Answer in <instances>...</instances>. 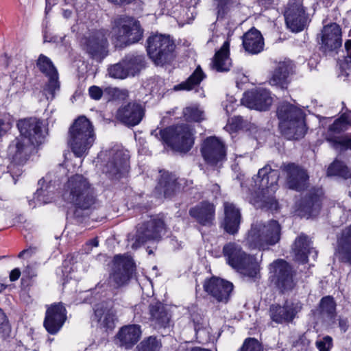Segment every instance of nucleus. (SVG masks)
<instances>
[{"instance_id":"nucleus-1","label":"nucleus","mask_w":351,"mask_h":351,"mask_svg":"<svg viewBox=\"0 0 351 351\" xmlns=\"http://www.w3.org/2000/svg\"><path fill=\"white\" fill-rule=\"evenodd\" d=\"M20 136L8 147L10 157L19 164L25 163L34 151L35 146L45 138L42 123L36 118L20 120L17 123Z\"/></svg>"},{"instance_id":"nucleus-2","label":"nucleus","mask_w":351,"mask_h":351,"mask_svg":"<svg viewBox=\"0 0 351 351\" xmlns=\"http://www.w3.org/2000/svg\"><path fill=\"white\" fill-rule=\"evenodd\" d=\"M279 171L273 169L269 165H265L258 171L253 178L256 193L250 198V202L256 208H267L276 210L278 203L274 196L278 189Z\"/></svg>"},{"instance_id":"nucleus-3","label":"nucleus","mask_w":351,"mask_h":351,"mask_svg":"<svg viewBox=\"0 0 351 351\" xmlns=\"http://www.w3.org/2000/svg\"><path fill=\"white\" fill-rule=\"evenodd\" d=\"M64 200L77 208L87 210L93 207L96 199L88 180L81 174L71 176L64 185Z\"/></svg>"},{"instance_id":"nucleus-4","label":"nucleus","mask_w":351,"mask_h":351,"mask_svg":"<svg viewBox=\"0 0 351 351\" xmlns=\"http://www.w3.org/2000/svg\"><path fill=\"white\" fill-rule=\"evenodd\" d=\"M279 128L282 134L289 140H298L306 134V127L303 111L289 103H282L278 108Z\"/></svg>"},{"instance_id":"nucleus-5","label":"nucleus","mask_w":351,"mask_h":351,"mask_svg":"<svg viewBox=\"0 0 351 351\" xmlns=\"http://www.w3.org/2000/svg\"><path fill=\"white\" fill-rule=\"evenodd\" d=\"M95 138L94 126L84 116L77 118L69 128L68 143L77 157L86 155Z\"/></svg>"},{"instance_id":"nucleus-6","label":"nucleus","mask_w":351,"mask_h":351,"mask_svg":"<svg viewBox=\"0 0 351 351\" xmlns=\"http://www.w3.org/2000/svg\"><path fill=\"white\" fill-rule=\"evenodd\" d=\"M280 225L276 220L256 221L248 232L246 243L250 248L265 250L280 241Z\"/></svg>"},{"instance_id":"nucleus-7","label":"nucleus","mask_w":351,"mask_h":351,"mask_svg":"<svg viewBox=\"0 0 351 351\" xmlns=\"http://www.w3.org/2000/svg\"><path fill=\"white\" fill-rule=\"evenodd\" d=\"M223 253L227 263L240 274L253 280L259 276V263L254 256L246 254L241 247L235 243L224 245Z\"/></svg>"},{"instance_id":"nucleus-8","label":"nucleus","mask_w":351,"mask_h":351,"mask_svg":"<svg viewBox=\"0 0 351 351\" xmlns=\"http://www.w3.org/2000/svg\"><path fill=\"white\" fill-rule=\"evenodd\" d=\"M112 40L117 47H123L138 42L143 29L138 21L130 17H119L114 21L111 31Z\"/></svg>"},{"instance_id":"nucleus-9","label":"nucleus","mask_w":351,"mask_h":351,"mask_svg":"<svg viewBox=\"0 0 351 351\" xmlns=\"http://www.w3.org/2000/svg\"><path fill=\"white\" fill-rule=\"evenodd\" d=\"M160 134L163 141L176 152H187L194 144L193 133L187 125L172 126Z\"/></svg>"},{"instance_id":"nucleus-10","label":"nucleus","mask_w":351,"mask_h":351,"mask_svg":"<svg viewBox=\"0 0 351 351\" xmlns=\"http://www.w3.org/2000/svg\"><path fill=\"white\" fill-rule=\"evenodd\" d=\"M175 45L169 36L154 35L147 40V53L156 65H163L173 58Z\"/></svg>"},{"instance_id":"nucleus-11","label":"nucleus","mask_w":351,"mask_h":351,"mask_svg":"<svg viewBox=\"0 0 351 351\" xmlns=\"http://www.w3.org/2000/svg\"><path fill=\"white\" fill-rule=\"evenodd\" d=\"M166 233V226L162 219L154 217L138 224L136 233L131 241L132 248L136 249L149 241H158Z\"/></svg>"},{"instance_id":"nucleus-12","label":"nucleus","mask_w":351,"mask_h":351,"mask_svg":"<svg viewBox=\"0 0 351 351\" xmlns=\"http://www.w3.org/2000/svg\"><path fill=\"white\" fill-rule=\"evenodd\" d=\"M36 66L49 78L48 83L43 89V94L47 100H51L60 88L58 71L50 58L43 54L38 56Z\"/></svg>"},{"instance_id":"nucleus-13","label":"nucleus","mask_w":351,"mask_h":351,"mask_svg":"<svg viewBox=\"0 0 351 351\" xmlns=\"http://www.w3.org/2000/svg\"><path fill=\"white\" fill-rule=\"evenodd\" d=\"M134 270V263L130 256L117 255L114 258L113 273L110 276V280L115 287H120L131 278Z\"/></svg>"},{"instance_id":"nucleus-14","label":"nucleus","mask_w":351,"mask_h":351,"mask_svg":"<svg viewBox=\"0 0 351 351\" xmlns=\"http://www.w3.org/2000/svg\"><path fill=\"white\" fill-rule=\"evenodd\" d=\"M285 18L287 27L293 32L302 31L308 19L302 3L296 0H291L287 4Z\"/></svg>"},{"instance_id":"nucleus-15","label":"nucleus","mask_w":351,"mask_h":351,"mask_svg":"<svg viewBox=\"0 0 351 351\" xmlns=\"http://www.w3.org/2000/svg\"><path fill=\"white\" fill-rule=\"evenodd\" d=\"M204 160L210 165H216L225 160L226 156L223 143L215 136L204 140L201 148Z\"/></svg>"},{"instance_id":"nucleus-16","label":"nucleus","mask_w":351,"mask_h":351,"mask_svg":"<svg viewBox=\"0 0 351 351\" xmlns=\"http://www.w3.org/2000/svg\"><path fill=\"white\" fill-rule=\"evenodd\" d=\"M241 102L249 108L263 111L269 109L273 98L269 90L260 88L245 93Z\"/></svg>"},{"instance_id":"nucleus-17","label":"nucleus","mask_w":351,"mask_h":351,"mask_svg":"<svg viewBox=\"0 0 351 351\" xmlns=\"http://www.w3.org/2000/svg\"><path fill=\"white\" fill-rule=\"evenodd\" d=\"M269 271L276 279L278 287L282 290H290L294 286L291 267L283 260L274 261L269 265Z\"/></svg>"},{"instance_id":"nucleus-18","label":"nucleus","mask_w":351,"mask_h":351,"mask_svg":"<svg viewBox=\"0 0 351 351\" xmlns=\"http://www.w3.org/2000/svg\"><path fill=\"white\" fill-rule=\"evenodd\" d=\"M66 319L64 306L60 303L54 304L47 308L43 324L49 333L55 335L62 327Z\"/></svg>"},{"instance_id":"nucleus-19","label":"nucleus","mask_w":351,"mask_h":351,"mask_svg":"<svg viewBox=\"0 0 351 351\" xmlns=\"http://www.w3.org/2000/svg\"><path fill=\"white\" fill-rule=\"evenodd\" d=\"M204 291L219 302H227L233 289V285L217 277H212L205 280Z\"/></svg>"},{"instance_id":"nucleus-20","label":"nucleus","mask_w":351,"mask_h":351,"mask_svg":"<svg viewBox=\"0 0 351 351\" xmlns=\"http://www.w3.org/2000/svg\"><path fill=\"white\" fill-rule=\"evenodd\" d=\"M84 46L93 58H104L106 55L107 38L104 30H97L84 38Z\"/></svg>"},{"instance_id":"nucleus-21","label":"nucleus","mask_w":351,"mask_h":351,"mask_svg":"<svg viewBox=\"0 0 351 351\" xmlns=\"http://www.w3.org/2000/svg\"><path fill=\"white\" fill-rule=\"evenodd\" d=\"M117 118L128 126H135L140 123L144 116L143 106L135 101L121 106L117 112Z\"/></svg>"},{"instance_id":"nucleus-22","label":"nucleus","mask_w":351,"mask_h":351,"mask_svg":"<svg viewBox=\"0 0 351 351\" xmlns=\"http://www.w3.org/2000/svg\"><path fill=\"white\" fill-rule=\"evenodd\" d=\"M342 45L341 29L335 23L324 26L321 32V47L325 52L333 51Z\"/></svg>"},{"instance_id":"nucleus-23","label":"nucleus","mask_w":351,"mask_h":351,"mask_svg":"<svg viewBox=\"0 0 351 351\" xmlns=\"http://www.w3.org/2000/svg\"><path fill=\"white\" fill-rule=\"evenodd\" d=\"M302 308L300 302L291 304L286 303L284 306L272 305L269 309L271 320L277 324L291 322Z\"/></svg>"},{"instance_id":"nucleus-24","label":"nucleus","mask_w":351,"mask_h":351,"mask_svg":"<svg viewBox=\"0 0 351 351\" xmlns=\"http://www.w3.org/2000/svg\"><path fill=\"white\" fill-rule=\"evenodd\" d=\"M284 171L287 175L289 188L300 191L306 187L308 176L305 170L294 164H289L284 167Z\"/></svg>"},{"instance_id":"nucleus-25","label":"nucleus","mask_w":351,"mask_h":351,"mask_svg":"<svg viewBox=\"0 0 351 351\" xmlns=\"http://www.w3.org/2000/svg\"><path fill=\"white\" fill-rule=\"evenodd\" d=\"M223 208L224 219L222 226L226 232L234 234L238 232L241 223L240 210L234 204L228 202H224Z\"/></svg>"},{"instance_id":"nucleus-26","label":"nucleus","mask_w":351,"mask_h":351,"mask_svg":"<svg viewBox=\"0 0 351 351\" xmlns=\"http://www.w3.org/2000/svg\"><path fill=\"white\" fill-rule=\"evenodd\" d=\"M149 321L155 328H166L169 326L171 315L160 302L152 303L149 307Z\"/></svg>"},{"instance_id":"nucleus-27","label":"nucleus","mask_w":351,"mask_h":351,"mask_svg":"<svg viewBox=\"0 0 351 351\" xmlns=\"http://www.w3.org/2000/svg\"><path fill=\"white\" fill-rule=\"evenodd\" d=\"M189 213L200 224L210 226L215 219V209L213 204L204 202L192 208Z\"/></svg>"},{"instance_id":"nucleus-28","label":"nucleus","mask_w":351,"mask_h":351,"mask_svg":"<svg viewBox=\"0 0 351 351\" xmlns=\"http://www.w3.org/2000/svg\"><path fill=\"white\" fill-rule=\"evenodd\" d=\"M128 167V157L122 152H117L104 168V172L109 176L117 177L127 171Z\"/></svg>"},{"instance_id":"nucleus-29","label":"nucleus","mask_w":351,"mask_h":351,"mask_svg":"<svg viewBox=\"0 0 351 351\" xmlns=\"http://www.w3.org/2000/svg\"><path fill=\"white\" fill-rule=\"evenodd\" d=\"M243 45L246 51L257 54L263 50L264 40L262 34L256 29H251L243 36Z\"/></svg>"},{"instance_id":"nucleus-30","label":"nucleus","mask_w":351,"mask_h":351,"mask_svg":"<svg viewBox=\"0 0 351 351\" xmlns=\"http://www.w3.org/2000/svg\"><path fill=\"white\" fill-rule=\"evenodd\" d=\"M336 253L341 261L351 264V225L338 238Z\"/></svg>"},{"instance_id":"nucleus-31","label":"nucleus","mask_w":351,"mask_h":351,"mask_svg":"<svg viewBox=\"0 0 351 351\" xmlns=\"http://www.w3.org/2000/svg\"><path fill=\"white\" fill-rule=\"evenodd\" d=\"M160 173V178L156 189L160 195L163 194L165 197H170L179 189L178 185L180 184L177 182L175 175L166 171Z\"/></svg>"},{"instance_id":"nucleus-32","label":"nucleus","mask_w":351,"mask_h":351,"mask_svg":"<svg viewBox=\"0 0 351 351\" xmlns=\"http://www.w3.org/2000/svg\"><path fill=\"white\" fill-rule=\"evenodd\" d=\"M293 64L290 60L285 59L278 63L274 73L269 80L272 86H280L282 88L287 84V79L293 70Z\"/></svg>"},{"instance_id":"nucleus-33","label":"nucleus","mask_w":351,"mask_h":351,"mask_svg":"<svg viewBox=\"0 0 351 351\" xmlns=\"http://www.w3.org/2000/svg\"><path fill=\"white\" fill-rule=\"evenodd\" d=\"M311 241L307 237L304 235L299 236L295 241L293 251L295 255V259L302 263L307 262L308 255L317 252L311 247Z\"/></svg>"},{"instance_id":"nucleus-34","label":"nucleus","mask_w":351,"mask_h":351,"mask_svg":"<svg viewBox=\"0 0 351 351\" xmlns=\"http://www.w3.org/2000/svg\"><path fill=\"white\" fill-rule=\"evenodd\" d=\"M230 43L226 40L221 49L215 55L212 62V67L217 71L223 72L229 71L232 62L229 56Z\"/></svg>"},{"instance_id":"nucleus-35","label":"nucleus","mask_w":351,"mask_h":351,"mask_svg":"<svg viewBox=\"0 0 351 351\" xmlns=\"http://www.w3.org/2000/svg\"><path fill=\"white\" fill-rule=\"evenodd\" d=\"M141 335L140 326L138 325L125 326L120 330L118 338L123 346L130 348L136 343Z\"/></svg>"},{"instance_id":"nucleus-36","label":"nucleus","mask_w":351,"mask_h":351,"mask_svg":"<svg viewBox=\"0 0 351 351\" xmlns=\"http://www.w3.org/2000/svg\"><path fill=\"white\" fill-rule=\"evenodd\" d=\"M321 195L322 193L319 192V194L311 197L305 205L300 207L298 215L307 219L316 216L321 208Z\"/></svg>"},{"instance_id":"nucleus-37","label":"nucleus","mask_w":351,"mask_h":351,"mask_svg":"<svg viewBox=\"0 0 351 351\" xmlns=\"http://www.w3.org/2000/svg\"><path fill=\"white\" fill-rule=\"evenodd\" d=\"M8 158H4L0 156V177L4 174L10 173L14 182H16L15 176H19L22 173L21 166L24 163L19 164L14 161L8 153Z\"/></svg>"},{"instance_id":"nucleus-38","label":"nucleus","mask_w":351,"mask_h":351,"mask_svg":"<svg viewBox=\"0 0 351 351\" xmlns=\"http://www.w3.org/2000/svg\"><path fill=\"white\" fill-rule=\"evenodd\" d=\"M205 75L203 73L200 66H198L191 75L184 82L175 86L174 90H190L199 85L204 78Z\"/></svg>"},{"instance_id":"nucleus-39","label":"nucleus","mask_w":351,"mask_h":351,"mask_svg":"<svg viewBox=\"0 0 351 351\" xmlns=\"http://www.w3.org/2000/svg\"><path fill=\"white\" fill-rule=\"evenodd\" d=\"M351 127V112L343 113L329 127L328 132L339 134Z\"/></svg>"},{"instance_id":"nucleus-40","label":"nucleus","mask_w":351,"mask_h":351,"mask_svg":"<svg viewBox=\"0 0 351 351\" xmlns=\"http://www.w3.org/2000/svg\"><path fill=\"white\" fill-rule=\"evenodd\" d=\"M95 316L98 322L104 327L108 328H112L114 327L115 316L112 312L109 311H106L103 308L97 307L95 309Z\"/></svg>"},{"instance_id":"nucleus-41","label":"nucleus","mask_w":351,"mask_h":351,"mask_svg":"<svg viewBox=\"0 0 351 351\" xmlns=\"http://www.w3.org/2000/svg\"><path fill=\"white\" fill-rule=\"evenodd\" d=\"M328 176H338L344 179L351 178V173L343 162L335 160L328 168Z\"/></svg>"},{"instance_id":"nucleus-42","label":"nucleus","mask_w":351,"mask_h":351,"mask_svg":"<svg viewBox=\"0 0 351 351\" xmlns=\"http://www.w3.org/2000/svg\"><path fill=\"white\" fill-rule=\"evenodd\" d=\"M125 69L136 67L130 71V75H134L143 67V57L139 55L129 54L123 59Z\"/></svg>"},{"instance_id":"nucleus-43","label":"nucleus","mask_w":351,"mask_h":351,"mask_svg":"<svg viewBox=\"0 0 351 351\" xmlns=\"http://www.w3.org/2000/svg\"><path fill=\"white\" fill-rule=\"evenodd\" d=\"M136 67L125 69L123 60L112 65L108 68V73L111 77L115 79H125L130 75V71H134Z\"/></svg>"},{"instance_id":"nucleus-44","label":"nucleus","mask_w":351,"mask_h":351,"mask_svg":"<svg viewBox=\"0 0 351 351\" xmlns=\"http://www.w3.org/2000/svg\"><path fill=\"white\" fill-rule=\"evenodd\" d=\"M162 343L155 337H149L139 345L138 351H160Z\"/></svg>"},{"instance_id":"nucleus-45","label":"nucleus","mask_w":351,"mask_h":351,"mask_svg":"<svg viewBox=\"0 0 351 351\" xmlns=\"http://www.w3.org/2000/svg\"><path fill=\"white\" fill-rule=\"evenodd\" d=\"M321 313L324 316L332 318L335 312V303L332 298L330 296L324 297L320 302Z\"/></svg>"},{"instance_id":"nucleus-46","label":"nucleus","mask_w":351,"mask_h":351,"mask_svg":"<svg viewBox=\"0 0 351 351\" xmlns=\"http://www.w3.org/2000/svg\"><path fill=\"white\" fill-rule=\"evenodd\" d=\"M53 195L49 193L47 190L40 188L36 191L34 194V200L36 202L33 204L32 201H29V205L35 207L38 205L47 204L51 202Z\"/></svg>"},{"instance_id":"nucleus-47","label":"nucleus","mask_w":351,"mask_h":351,"mask_svg":"<svg viewBox=\"0 0 351 351\" xmlns=\"http://www.w3.org/2000/svg\"><path fill=\"white\" fill-rule=\"evenodd\" d=\"M183 113L188 121H200L204 119V112L197 106L187 107Z\"/></svg>"},{"instance_id":"nucleus-48","label":"nucleus","mask_w":351,"mask_h":351,"mask_svg":"<svg viewBox=\"0 0 351 351\" xmlns=\"http://www.w3.org/2000/svg\"><path fill=\"white\" fill-rule=\"evenodd\" d=\"M237 1V0H214L218 18H223L229 12L231 6Z\"/></svg>"},{"instance_id":"nucleus-49","label":"nucleus","mask_w":351,"mask_h":351,"mask_svg":"<svg viewBox=\"0 0 351 351\" xmlns=\"http://www.w3.org/2000/svg\"><path fill=\"white\" fill-rule=\"evenodd\" d=\"M239 351H263V348L256 339L249 337L245 339Z\"/></svg>"},{"instance_id":"nucleus-50","label":"nucleus","mask_w":351,"mask_h":351,"mask_svg":"<svg viewBox=\"0 0 351 351\" xmlns=\"http://www.w3.org/2000/svg\"><path fill=\"white\" fill-rule=\"evenodd\" d=\"M326 140L331 143V146L337 149L339 146H341L345 149H351V138H345L339 141L337 137L330 136V134L326 136Z\"/></svg>"},{"instance_id":"nucleus-51","label":"nucleus","mask_w":351,"mask_h":351,"mask_svg":"<svg viewBox=\"0 0 351 351\" xmlns=\"http://www.w3.org/2000/svg\"><path fill=\"white\" fill-rule=\"evenodd\" d=\"M197 3L198 0H191L190 5L188 8L183 9V12H184V14L182 16L183 21L186 23H190V21L195 18L196 15L195 5Z\"/></svg>"},{"instance_id":"nucleus-52","label":"nucleus","mask_w":351,"mask_h":351,"mask_svg":"<svg viewBox=\"0 0 351 351\" xmlns=\"http://www.w3.org/2000/svg\"><path fill=\"white\" fill-rule=\"evenodd\" d=\"M315 346L319 351H330L332 346V339L330 336H325L317 339Z\"/></svg>"},{"instance_id":"nucleus-53","label":"nucleus","mask_w":351,"mask_h":351,"mask_svg":"<svg viewBox=\"0 0 351 351\" xmlns=\"http://www.w3.org/2000/svg\"><path fill=\"white\" fill-rule=\"evenodd\" d=\"M10 332V326L5 314L0 308V335L2 337L8 335Z\"/></svg>"},{"instance_id":"nucleus-54","label":"nucleus","mask_w":351,"mask_h":351,"mask_svg":"<svg viewBox=\"0 0 351 351\" xmlns=\"http://www.w3.org/2000/svg\"><path fill=\"white\" fill-rule=\"evenodd\" d=\"M345 47L348 56L340 64V66L343 70L351 69V40H348L345 43Z\"/></svg>"},{"instance_id":"nucleus-55","label":"nucleus","mask_w":351,"mask_h":351,"mask_svg":"<svg viewBox=\"0 0 351 351\" xmlns=\"http://www.w3.org/2000/svg\"><path fill=\"white\" fill-rule=\"evenodd\" d=\"M243 119L241 117H235L229 121L225 128L228 130L236 131L242 127Z\"/></svg>"},{"instance_id":"nucleus-56","label":"nucleus","mask_w":351,"mask_h":351,"mask_svg":"<svg viewBox=\"0 0 351 351\" xmlns=\"http://www.w3.org/2000/svg\"><path fill=\"white\" fill-rule=\"evenodd\" d=\"M90 97L95 100H99L102 95L103 91L101 88L97 86H92L88 89Z\"/></svg>"},{"instance_id":"nucleus-57","label":"nucleus","mask_w":351,"mask_h":351,"mask_svg":"<svg viewBox=\"0 0 351 351\" xmlns=\"http://www.w3.org/2000/svg\"><path fill=\"white\" fill-rule=\"evenodd\" d=\"M10 128L11 125L10 123L0 120V137Z\"/></svg>"},{"instance_id":"nucleus-58","label":"nucleus","mask_w":351,"mask_h":351,"mask_svg":"<svg viewBox=\"0 0 351 351\" xmlns=\"http://www.w3.org/2000/svg\"><path fill=\"white\" fill-rule=\"evenodd\" d=\"M21 271L19 269L16 268L11 271L10 274V279L11 281H15L19 278Z\"/></svg>"},{"instance_id":"nucleus-59","label":"nucleus","mask_w":351,"mask_h":351,"mask_svg":"<svg viewBox=\"0 0 351 351\" xmlns=\"http://www.w3.org/2000/svg\"><path fill=\"white\" fill-rule=\"evenodd\" d=\"M32 252V249L23 250L22 252H21L19 253V257L21 258V257L24 256L25 255H26V254H31Z\"/></svg>"},{"instance_id":"nucleus-60","label":"nucleus","mask_w":351,"mask_h":351,"mask_svg":"<svg viewBox=\"0 0 351 351\" xmlns=\"http://www.w3.org/2000/svg\"><path fill=\"white\" fill-rule=\"evenodd\" d=\"M339 326L341 328V330L345 332L347 330V327H348L347 322L344 320H340L339 321Z\"/></svg>"},{"instance_id":"nucleus-61","label":"nucleus","mask_w":351,"mask_h":351,"mask_svg":"<svg viewBox=\"0 0 351 351\" xmlns=\"http://www.w3.org/2000/svg\"><path fill=\"white\" fill-rule=\"evenodd\" d=\"M87 245H91L93 247H97L99 245V241L97 238H95L89 241Z\"/></svg>"},{"instance_id":"nucleus-62","label":"nucleus","mask_w":351,"mask_h":351,"mask_svg":"<svg viewBox=\"0 0 351 351\" xmlns=\"http://www.w3.org/2000/svg\"><path fill=\"white\" fill-rule=\"evenodd\" d=\"M224 108L227 113H230V112L233 111L234 106L232 105H230V106L226 105Z\"/></svg>"},{"instance_id":"nucleus-63","label":"nucleus","mask_w":351,"mask_h":351,"mask_svg":"<svg viewBox=\"0 0 351 351\" xmlns=\"http://www.w3.org/2000/svg\"><path fill=\"white\" fill-rule=\"evenodd\" d=\"M63 15L65 18H69L71 15V10H64L63 12Z\"/></svg>"},{"instance_id":"nucleus-64","label":"nucleus","mask_w":351,"mask_h":351,"mask_svg":"<svg viewBox=\"0 0 351 351\" xmlns=\"http://www.w3.org/2000/svg\"><path fill=\"white\" fill-rule=\"evenodd\" d=\"M219 192V186L218 184L213 185V193L216 195Z\"/></svg>"}]
</instances>
